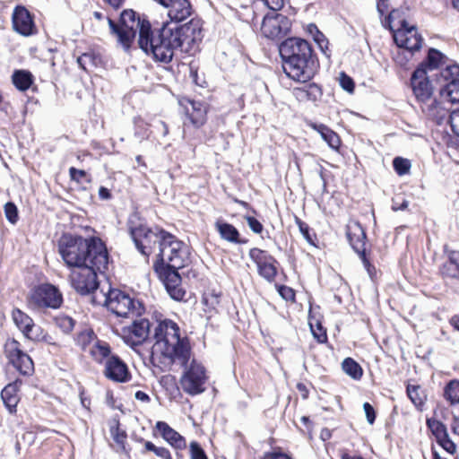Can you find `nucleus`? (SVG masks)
<instances>
[{
	"label": "nucleus",
	"instance_id": "f257e3e1",
	"mask_svg": "<svg viewBox=\"0 0 459 459\" xmlns=\"http://www.w3.org/2000/svg\"><path fill=\"white\" fill-rule=\"evenodd\" d=\"M202 38L200 20L191 19L184 24L161 22L145 24L138 39L139 48L159 62L169 64L178 53H190Z\"/></svg>",
	"mask_w": 459,
	"mask_h": 459
},
{
	"label": "nucleus",
	"instance_id": "f03ea898",
	"mask_svg": "<svg viewBox=\"0 0 459 459\" xmlns=\"http://www.w3.org/2000/svg\"><path fill=\"white\" fill-rule=\"evenodd\" d=\"M162 248L153 264L154 271L165 286L171 299L177 301L184 299L186 290L182 287V278L178 270L190 263V247L174 235L169 233L161 244Z\"/></svg>",
	"mask_w": 459,
	"mask_h": 459
},
{
	"label": "nucleus",
	"instance_id": "7ed1b4c3",
	"mask_svg": "<svg viewBox=\"0 0 459 459\" xmlns=\"http://www.w3.org/2000/svg\"><path fill=\"white\" fill-rule=\"evenodd\" d=\"M58 252L68 267L90 266L100 273L108 267V254L99 238L64 234L58 242Z\"/></svg>",
	"mask_w": 459,
	"mask_h": 459
},
{
	"label": "nucleus",
	"instance_id": "20e7f679",
	"mask_svg": "<svg viewBox=\"0 0 459 459\" xmlns=\"http://www.w3.org/2000/svg\"><path fill=\"white\" fill-rule=\"evenodd\" d=\"M279 52L283 71L289 78L305 83L316 74L319 63L308 41L289 38L281 43Z\"/></svg>",
	"mask_w": 459,
	"mask_h": 459
},
{
	"label": "nucleus",
	"instance_id": "39448f33",
	"mask_svg": "<svg viewBox=\"0 0 459 459\" xmlns=\"http://www.w3.org/2000/svg\"><path fill=\"white\" fill-rule=\"evenodd\" d=\"M153 349L160 351L173 363L186 366L191 357L187 338H181L178 325L170 319L159 322L154 330Z\"/></svg>",
	"mask_w": 459,
	"mask_h": 459
},
{
	"label": "nucleus",
	"instance_id": "423d86ee",
	"mask_svg": "<svg viewBox=\"0 0 459 459\" xmlns=\"http://www.w3.org/2000/svg\"><path fill=\"white\" fill-rule=\"evenodd\" d=\"M108 22L111 33L116 35L117 42L121 44L125 50H129L137 31L139 32V39H141V31L143 25L146 23L152 24L145 16H140L132 9L122 12L118 23H116L110 18H108Z\"/></svg>",
	"mask_w": 459,
	"mask_h": 459
},
{
	"label": "nucleus",
	"instance_id": "0eeeda50",
	"mask_svg": "<svg viewBox=\"0 0 459 459\" xmlns=\"http://www.w3.org/2000/svg\"><path fill=\"white\" fill-rule=\"evenodd\" d=\"M169 232L163 229L155 227L149 228L146 225L130 228V235L137 250L146 258L155 250L156 247L160 252L164 239Z\"/></svg>",
	"mask_w": 459,
	"mask_h": 459
},
{
	"label": "nucleus",
	"instance_id": "6e6552de",
	"mask_svg": "<svg viewBox=\"0 0 459 459\" xmlns=\"http://www.w3.org/2000/svg\"><path fill=\"white\" fill-rule=\"evenodd\" d=\"M102 295L105 306L117 316H140L143 311L138 300H134L120 290L109 288L108 293H102Z\"/></svg>",
	"mask_w": 459,
	"mask_h": 459
},
{
	"label": "nucleus",
	"instance_id": "1a4fd4ad",
	"mask_svg": "<svg viewBox=\"0 0 459 459\" xmlns=\"http://www.w3.org/2000/svg\"><path fill=\"white\" fill-rule=\"evenodd\" d=\"M62 304V293L56 286L50 283L38 285L30 291L28 297V306L32 310L57 309Z\"/></svg>",
	"mask_w": 459,
	"mask_h": 459
},
{
	"label": "nucleus",
	"instance_id": "9d476101",
	"mask_svg": "<svg viewBox=\"0 0 459 459\" xmlns=\"http://www.w3.org/2000/svg\"><path fill=\"white\" fill-rule=\"evenodd\" d=\"M185 371L180 378V385L182 390L189 395H196L205 391V382L207 380L206 371L204 367L192 359L190 364L186 362V366H181Z\"/></svg>",
	"mask_w": 459,
	"mask_h": 459
},
{
	"label": "nucleus",
	"instance_id": "9b49d317",
	"mask_svg": "<svg viewBox=\"0 0 459 459\" xmlns=\"http://www.w3.org/2000/svg\"><path fill=\"white\" fill-rule=\"evenodd\" d=\"M4 352L10 364L22 375L30 376L34 371L31 358L21 349V344L15 339H8L4 346Z\"/></svg>",
	"mask_w": 459,
	"mask_h": 459
},
{
	"label": "nucleus",
	"instance_id": "f8f14e48",
	"mask_svg": "<svg viewBox=\"0 0 459 459\" xmlns=\"http://www.w3.org/2000/svg\"><path fill=\"white\" fill-rule=\"evenodd\" d=\"M443 86L440 94L446 96L450 103H459V65H446L437 79Z\"/></svg>",
	"mask_w": 459,
	"mask_h": 459
},
{
	"label": "nucleus",
	"instance_id": "ddd939ff",
	"mask_svg": "<svg viewBox=\"0 0 459 459\" xmlns=\"http://www.w3.org/2000/svg\"><path fill=\"white\" fill-rule=\"evenodd\" d=\"M411 86L416 100L421 105L433 99V87L427 76V70L424 68V65H420L412 73Z\"/></svg>",
	"mask_w": 459,
	"mask_h": 459
},
{
	"label": "nucleus",
	"instance_id": "4468645a",
	"mask_svg": "<svg viewBox=\"0 0 459 459\" xmlns=\"http://www.w3.org/2000/svg\"><path fill=\"white\" fill-rule=\"evenodd\" d=\"M97 269L89 267H81L79 272L71 273V283L73 288L81 295L93 293L99 287L97 280Z\"/></svg>",
	"mask_w": 459,
	"mask_h": 459
},
{
	"label": "nucleus",
	"instance_id": "2eb2a0df",
	"mask_svg": "<svg viewBox=\"0 0 459 459\" xmlns=\"http://www.w3.org/2000/svg\"><path fill=\"white\" fill-rule=\"evenodd\" d=\"M346 235L351 247L359 255L364 267L371 276L372 272L375 271V267L370 264L366 255L365 245L367 237L364 229L359 223H354L347 227Z\"/></svg>",
	"mask_w": 459,
	"mask_h": 459
},
{
	"label": "nucleus",
	"instance_id": "dca6fc26",
	"mask_svg": "<svg viewBox=\"0 0 459 459\" xmlns=\"http://www.w3.org/2000/svg\"><path fill=\"white\" fill-rule=\"evenodd\" d=\"M290 29V20L281 14L265 15L261 25L262 33L269 39H280Z\"/></svg>",
	"mask_w": 459,
	"mask_h": 459
},
{
	"label": "nucleus",
	"instance_id": "f3484780",
	"mask_svg": "<svg viewBox=\"0 0 459 459\" xmlns=\"http://www.w3.org/2000/svg\"><path fill=\"white\" fill-rule=\"evenodd\" d=\"M12 24L13 30L22 35L30 36L34 33L35 24L31 13L22 5H17L13 12Z\"/></svg>",
	"mask_w": 459,
	"mask_h": 459
},
{
	"label": "nucleus",
	"instance_id": "a211bd4d",
	"mask_svg": "<svg viewBox=\"0 0 459 459\" xmlns=\"http://www.w3.org/2000/svg\"><path fill=\"white\" fill-rule=\"evenodd\" d=\"M104 374L115 382L125 383L130 379L126 364L117 355H111L107 359Z\"/></svg>",
	"mask_w": 459,
	"mask_h": 459
},
{
	"label": "nucleus",
	"instance_id": "6ab92c4d",
	"mask_svg": "<svg viewBox=\"0 0 459 459\" xmlns=\"http://www.w3.org/2000/svg\"><path fill=\"white\" fill-rule=\"evenodd\" d=\"M394 40L399 48L417 51L421 48L422 38L415 28L399 30L394 34Z\"/></svg>",
	"mask_w": 459,
	"mask_h": 459
},
{
	"label": "nucleus",
	"instance_id": "aec40b11",
	"mask_svg": "<svg viewBox=\"0 0 459 459\" xmlns=\"http://www.w3.org/2000/svg\"><path fill=\"white\" fill-rule=\"evenodd\" d=\"M124 333L132 345H141L149 336L150 322L145 318L134 320L130 326L124 329Z\"/></svg>",
	"mask_w": 459,
	"mask_h": 459
},
{
	"label": "nucleus",
	"instance_id": "412c9836",
	"mask_svg": "<svg viewBox=\"0 0 459 459\" xmlns=\"http://www.w3.org/2000/svg\"><path fill=\"white\" fill-rule=\"evenodd\" d=\"M166 8H168L169 21H165L164 22L181 24L193 13L192 4L189 0H174Z\"/></svg>",
	"mask_w": 459,
	"mask_h": 459
},
{
	"label": "nucleus",
	"instance_id": "4be33fe9",
	"mask_svg": "<svg viewBox=\"0 0 459 459\" xmlns=\"http://www.w3.org/2000/svg\"><path fill=\"white\" fill-rule=\"evenodd\" d=\"M12 317L16 326L22 332L28 339H42L43 337L33 334L34 331L40 330V326L34 324L32 318L19 308H14L12 312Z\"/></svg>",
	"mask_w": 459,
	"mask_h": 459
},
{
	"label": "nucleus",
	"instance_id": "5701e85b",
	"mask_svg": "<svg viewBox=\"0 0 459 459\" xmlns=\"http://www.w3.org/2000/svg\"><path fill=\"white\" fill-rule=\"evenodd\" d=\"M444 252L447 256L439 267V273L443 279H453L459 281V251L448 249L445 247Z\"/></svg>",
	"mask_w": 459,
	"mask_h": 459
},
{
	"label": "nucleus",
	"instance_id": "b1692460",
	"mask_svg": "<svg viewBox=\"0 0 459 459\" xmlns=\"http://www.w3.org/2000/svg\"><path fill=\"white\" fill-rule=\"evenodd\" d=\"M421 109L426 116L436 122L437 125H442L448 120L450 109L446 108L441 102L436 99H431L429 102L421 105Z\"/></svg>",
	"mask_w": 459,
	"mask_h": 459
},
{
	"label": "nucleus",
	"instance_id": "393cba45",
	"mask_svg": "<svg viewBox=\"0 0 459 459\" xmlns=\"http://www.w3.org/2000/svg\"><path fill=\"white\" fill-rule=\"evenodd\" d=\"M155 427L160 433L161 437L175 449L182 450L186 447V441L185 437L172 429L167 422L157 421Z\"/></svg>",
	"mask_w": 459,
	"mask_h": 459
},
{
	"label": "nucleus",
	"instance_id": "a878e982",
	"mask_svg": "<svg viewBox=\"0 0 459 459\" xmlns=\"http://www.w3.org/2000/svg\"><path fill=\"white\" fill-rule=\"evenodd\" d=\"M189 107L186 108L190 124L199 128L206 122L207 107L204 103L196 100H188Z\"/></svg>",
	"mask_w": 459,
	"mask_h": 459
},
{
	"label": "nucleus",
	"instance_id": "bb28decb",
	"mask_svg": "<svg viewBox=\"0 0 459 459\" xmlns=\"http://www.w3.org/2000/svg\"><path fill=\"white\" fill-rule=\"evenodd\" d=\"M215 229L217 230L221 238L225 241L234 244H247V239L240 238V234L238 229L230 223L218 220L215 222Z\"/></svg>",
	"mask_w": 459,
	"mask_h": 459
},
{
	"label": "nucleus",
	"instance_id": "cd10ccee",
	"mask_svg": "<svg viewBox=\"0 0 459 459\" xmlns=\"http://www.w3.org/2000/svg\"><path fill=\"white\" fill-rule=\"evenodd\" d=\"M292 93L300 102L316 101L323 94L320 86L315 82H310L300 87H295L292 90Z\"/></svg>",
	"mask_w": 459,
	"mask_h": 459
},
{
	"label": "nucleus",
	"instance_id": "c85d7f7f",
	"mask_svg": "<svg viewBox=\"0 0 459 459\" xmlns=\"http://www.w3.org/2000/svg\"><path fill=\"white\" fill-rule=\"evenodd\" d=\"M250 259L256 264L257 272L269 266L272 264H277V260L268 252L257 247H253L249 250Z\"/></svg>",
	"mask_w": 459,
	"mask_h": 459
},
{
	"label": "nucleus",
	"instance_id": "c756f323",
	"mask_svg": "<svg viewBox=\"0 0 459 459\" xmlns=\"http://www.w3.org/2000/svg\"><path fill=\"white\" fill-rule=\"evenodd\" d=\"M312 128L320 134L325 142L333 150H338L341 145L339 135L324 124H312Z\"/></svg>",
	"mask_w": 459,
	"mask_h": 459
},
{
	"label": "nucleus",
	"instance_id": "7c9ffc66",
	"mask_svg": "<svg viewBox=\"0 0 459 459\" xmlns=\"http://www.w3.org/2000/svg\"><path fill=\"white\" fill-rule=\"evenodd\" d=\"M447 57L436 48H429L426 59L420 64L424 65L426 70L437 69L440 66L446 65Z\"/></svg>",
	"mask_w": 459,
	"mask_h": 459
},
{
	"label": "nucleus",
	"instance_id": "2f4dec72",
	"mask_svg": "<svg viewBox=\"0 0 459 459\" xmlns=\"http://www.w3.org/2000/svg\"><path fill=\"white\" fill-rule=\"evenodd\" d=\"M1 398L8 409L13 413L16 411V406L18 403L17 388L14 384L7 385L1 392Z\"/></svg>",
	"mask_w": 459,
	"mask_h": 459
},
{
	"label": "nucleus",
	"instance_id": "473e14b6",
	"mask_svg": "<svg viewBox=\"0 0 459 459\" xmlns=\"http://www.w3.org/2000/svg\"><path fill=\"white\" fill-rule=\"evenodd\" d=\"M12 81L19 91H25L31 86L33 76L29 71L17 70L13 74Z\"/></svg>",
	"mask_w": 459,
	"mask_h": 459
},
{
	"label": "nucleus",
	"instance_id": "72a5a7b5",
	"mask_svg": "<svg viewBox=\"0 0 459 459\" xmlns=\"http://www.w3.org/2000/svg\"><path fill=\"white\" fill-rule=\"evenodd\" d=\"M90 353L95 361L102 363L105 359H108L111 356V350L106 342L97 341L91 348Z\"/></svg>",
	"mask_w": 459,
	"mask_h": 459
},
{
	"label": "nucleus",
	"instance_id": "f704fd0d",
	"mask_svg": "<svg viewBox=\"0 0 459 459\" xmlns=\"http://www.w3.org/2000/svg\"><path fill=\"white\" fill-rule=\"evenodd\" d=\"M342 368L354 380H359L363 375V369L360 365L351 358H346L342 363Z\"/></svg>",
	"mask_w": 459,
	"mask_h": 459
},
{
	"label": "nucleus",
	"instance_id": "c9c22d12",
	"mask_svg": "<svg viewBox=\"0 0 459 459\" xmlns=\"http://www.w3.org/2000/svg\"><path fill=\"white\" fill-rule=\"evenodd\" d=\"M444 397L450 404L459 403V380L449 381L444 388Z\"/></svg>",
	"mask_w": 459,
	"mask_h": 459
},
{
	"label": "nucleus",
	"instance_id": "e433bc0d",
	"mask_svg": "<svg viewBox=\"0 0 459 459\" xmlns=\"http://www.w3.org/2000/svg\"><path fill=\"white\" fill-rule=\"evenodd\" d=\"M406 392L408 397L417 408L424 405L426 395L420 385H408Z\"/></svg>",
	"mask_w": 459,
	"mask_h": 459
},
{
	"label": "nucleus",
	"instance_id": "4c0bfd02",
	"mask_svg": "<svg viewBox=\"0 0 459 459\" xmlns=\"http://www.w3.org/2000/svg\"><path fill=\"white\" fill-rule=\"evenodd\" d=\"M427 425L436 437L437 442L448 435L446 425L439 420L429 419L427 420Z\"/></svg>",
	"mask_w": 459,
	"mask_h": 459
},
{
	"label": "nucleus",
	"instance_id": "58836bf2",
	"mask_svg": "<svg viewBox=\"0 0 459 459\" xmlns=\"http://www.w3.org/2000/svg\"><path fill=\"white\" fill-rule=\"evenodd\" d=\"M109 430L113 440L120 446L122 451L126 452V440L127 435L125 430L120 429L119 422L115 421L114 424L110 426Z\"/></svg>",
	"mask_w": 459,
	"mask_h": 459
},
{
	"label": "nucleus",
	"instance_id": "ea45409f",
	"mask_svg": "<svg viewBox=\"0 0 459 459\" xmlns=\"http://www.w3.org/2000/svg\"><path fill=\"white\" fill-rule=\"evenodd\" d=\"M55 323L58 328H60L65 333H69L73 331L75 321L65 315L57 316L54 318Z\"/></svg>",
	"mask_w": 459,
	"mask_h": 459
},
{
	"label": "nucleus",
	"instance_id": "a19ab883",
	"mask_svg": "<svg viewBox=\"0 0 459 459\" xmlns=\"http://www.w3.org/2000/svg\"><path fill=\"white\" fill-rule=\"evenodd\" d=\"M96 338L94 332L91 329H86L77 334L75 339L76 344L82 350H86L87 346Z\"/></svg>",
	"mask_w": 459,
	"mask_h": 459
},
{
	"label": "nucleus",
	"instance_id": "79ce46f5",
	"mask_svg": "<svg viewBox=\"0 0 459 459\" xmlns=\"http://www.w3.org/2000/svg\"><path fill=\"white\" fill-rule=\"evenodd\" d=\"M393 166L395 170V172L399 176L405 175L409 173L411 169V162L409 160L402 158V157H396L393 160Z\"/></svg>",
	"mask_w": 459,
	"mask_h": 459
},
{
	"label": "nucleus",
	"instance_id": "37998d69",
	"mask_svg": "<svg viewBox=\"0 0 459 459\" xmlns=\"http://www.w3.org/2000/svg\"><path fill=\"white\" fill-rule=\"evenodd\" d=\"M4 209L7 221L12 224H15L19 219L17 206L13 202H8L4 204Z\"/></svg>",
	"mask_w": 459,
	"mask_h": 459
},
{
	"label": "nucleus",
	"instance_id": "c03bdc74",
	"mask_svg": "<svg viewBox=\"0 0 459 459\" xmlns=\"http://www.w3.org/2000/svg\"><path fill=\"white\" fill-rule=\"evenodd\" d=\"M258 274L269 282L274 281L277 275L276 264H272L269 266L257 272Z\"/></svg>",
	"mask_w": 459,
	"mask_h": 459
},
{
	"label": "nucleus",
	"instance_id": "a18cd8bd",
	"mask_svg": "<svg viewBox=\"0 0 459 459\" xmlns=\"http://www.w3.org/2000/svg\"><path fill=\"white\" fill-rule=\"evenodd\" d=\"M341 87L349 93H352L354 91L355 83L353 79L346 74L344 72L340 74L339 78Z\"/></svg>",
	"mask_w": 459,
	"mask_h": 459
},
{
	"label": "nucleus",
	"instance_id": "49530a36",
	"mask_svg": "<svg viewBox=\"0 0 459 459\" xmlns=\"http://www.w3.org/2000/svg\"><path fill=\"white\" fill-rule=\"evenodd\" d=\"M295 222L298 225L300 233L305 238V239L311 245H314L312 235L310 234V228L309 226L301 221L299 217H295Z\"/></svg>",
	"mask_w": 459,
	"mask_h": 459
},
{
	"label": "nucleus",
	"instance_id": "de8ad7c7",
	"mask_svg": "<svg viewBox=\"0 0 459 459\" xmlns=\"http://www.w3.org/2000/svg\"><path fill=\"white\" fill-rule=\"evenodd\" d=\"M190 458L191 459H208L204 450L196 441L190 443Z\"/></svg>",
	"mask_w": 459,
	"mask_h": 459
},
{
	"label": "nucleus",
	"instance_id": "09e8293b",
	"mask_svg": "<svg viewBox=\"0 0 459 459\" xmlns=\"http://www.w3.org/2000/svg\"><path fill=\"white\" fill-rule=\"evenodd\" d=\"M447 122L450 124L452 131L459 136V107L451 110Z\"/></svg>",
	"mask_w": 459,
	"mask_h": 459
},
{
	"label": "nucleus",
	"instance_id": "8fccbe9b",
	"mask_svg": "<svg viewBox=\"0 0 459 459\" xmlns=\"http://www.w3.org/2000/svg\"><path fill=\"white\" fill-rule=\"evenodd\" d=\"M244 219L246 220L248 227L254 233H256V234L262 233V231L264 230V226L258 220H256L255 217H252L249 215H246L244 217Z\"/></svg>",
	"mask_w": 459,
	"mask_h": 459
},
{
	"label": "nucleus",
	"instance_id": "3c124183",
	"mask_svg": "<svg viewBox=\"0 0 459 459\" xmlns=\"http://www.w3.org/2000/svg\"><path fill=\"white\" fill-rule=\"evenodd\" d=\"M409 202L402 195H396L392 199V210L404 211L408 208Z\"/></svg>",
	"mask_w": 459,
	"mask_h": 459
},
{
	"label": "nucleus",
	"instance_id": "603ef678",
	"mask_svg": "<svg viewBox=\"0 0 459 459\" xmlns=\"http://www.w3.org/2000/svg\"><path fill=\"white\" fill-rule=\"evenodd\" d=\"M270 10L277 12L281 10L289 0H261Z\"/></svg>",
	"mask_w": 459,
	"mask_h": 459
},
{
	"label": "nucleus",
	"instance_id": "864d4df0",
	"mask_svg": "<svg viewBox=\"0 0 459 459\" xmlns=\"http://www.w3.org/2000/svg\"><path fill=\"white\" fill-rule=\"evenodd\" d=\"M311 27L316 30V34L314 35L315 41L318 44L321 50L325 51V48H327L328 40L325 35L318 30L316 25L312 24Z\"/></svg>",
	"mask_w": 459,
	"mask_h": 459
},
{
	"label": "nucleus",
	"instance_id": "5fc2aeb1",
	"mask_svg": "<svg viewBox=\"0 0 459 459\" xmlns=\"http://www.w3.org/2000/svg\"><path fill=\"white\" fill-rule=\"evenodd\" d=\"M77 62L82 69L86 70L87 65L91 64L94 65L93 55L90 53H84L78 57Z\"/></svg>",
	"mask_w": 459,
	"mask_h": 459
},
{
	"label": "nucleus",
	"instance_id": "6e6d98bb",
	"mask_svg": "<svg viewBox=\"0 0 459 459\" xmlns=\"http://www.w3.org/2000/svg\"><path fill=\"white\" fill-rule=\"evenodd\" d=\"M279 294L285 299V300H294L295 299V292L294 290L288 286L281 285L278 288Z\"/></svg>",
	"mask_w": 459,
	"mask_h": 459
},
{
	"label": "nucleus",
	"instance_id": "4d7b16f0",
	"mask_svg": "<svg viewBox=\"0 0 459 459\" xmlns=\"http://www.w3.org/2000/svg\"><path fill=\"white\" fill-rule=\"evenodd\" d=\"M437 443L449 454H454L456 450L455 444L449 438L448 435L444 439L437 441Z\"/></svg>",
	"mask_w": 459,
	"mask_h": 459
},
{
	"label": "nucleus",
	"instance_id": "13d9d810",
	"mask_svg": "<svg viewBox=\"0 0 459 459\" xmlns=\"http://www.w3.org/2000/svg\"><path fill=\"white\" fill-rule=\"evenodd\" d=\"M311 331L318 342L324 343L327 341L326 332L323 329L320 324L317 325V330H314L313 326L311 325Z\"/></svg>",
	"mask_w": 459,
	"mask_h": 459
},
{
	"label": "nucleus",
	"instance_id": "bf43d9fd",
	"mask_svg": "<svg viewBox=\"0 0 459 459\" xmlns=\"http://www.w3.org/2000/svg\"><path fill=\"white\" fill-rule=\"evenodd\" d=\"M363 409L367 417V420L369 424H373L376 420V412L373 406L369 403L363 404Z\"/></svg>",
	"mask_w": 459,
	"mask_h": 459
},
{
	"label": "nucleus",
	"instance_id": "052dcab7",
	"mask_svg": "<svg viewBox=\"0 0 459 459\" xmlns=\"http://www.w3.org/2000/svg\"><path fill=\"white\" fill-rule=\"evenodd\" d=\"M69 175L72 180L80 182V180L86 176V172L82 169L71 167L69 169Z\"/></svg>",
	"mask_w": 459,
	"mask_h": 459
},
{
	"label": "nucleus",
	"instance_id": "680f3d73",
	"mask_svg": "<svg viewBox=\"0 0 459 459\" xmlns=\"http://www.w3.org/2000/svg\"><path fill=\"white\" fill-rule=\"evenodd\" d=\"M263 459H292L290 456L281 452H272L264 455Z\"/></svg>",
	"mask_w": 459,
	"mask_h": 459
},
{
	"label": "nucleus",
	"instance_id": "e2e57ef3",
	"mask_svg": "<svg viewBox=\"0 0 459 459\" xmlns=\"http://www.w3.org/2000/svg\"><path fill=\"white\" fill-rule=\"evenodd\" d=\"M155 128L160 132L162 136H166L169 134V128L167 124L162 120H158L155 125Z\"/></svg>",
	"mask_w": 459,
	"mask_h": 459
},
{
	"label": "nucleus",
	"instance_id": "0e129e2a",
	"mask_svg": "<svg viewBox=\"0 0 459 459\" xmlns=\"http://www.w3.org/2000/svg\"><path fill=\"white\" fill-rule=\"evenodd\" d=\"M154 454L161 459H172L170 452L166 447L160 446Z\"/></svg>",
	"mask_w": 459,
	"mask_h": 459
},
{
	"label": "nucleus",
	"instance_id": "69168bd1",
	"mask_svg": "<svg viewBox=\"0 0 459 459\" xmlns=\"http://www.w3.org/2000/svg\"><path fill=\"white\" fill-rule=\"evenodd\" d=\"M140 442L143 443L145 451L155 453L160 448V446H156L152 442L145 441L143 438H140Z\"/></svg>",
	"mask_w": 459,
	"mask_h": 459
},
{
	"label": "nucleus",
	"instance_id": "338daca9",
	"mask_svg": "<svg viewBox=\"0 0 459 459\" xmlns=\"http://www.w3.org/2000/svg\"><path fill=\"white\" fill-rule=\"evenodd\" d=\"M99 197L102 200H109L111 198L110 191L105 186H100L99 189Z\"/></svg>",
	"mask_w": 459,
	"mask_h": 459
},
{
	"label": "nucleus",
	"instance_id": "774afa93",
	"mask_svg": "<svg viewBox=\"0 0 459 459\" xmlns=\"http://www.w3.org/2000/svg\"><path fill=\"white\" fill-rule=\"evenodd\" d=\"M386 1L387 0H378V2H377V8L381 16L384 15L387 12L388 6L386 4Z\"/></svg>",
	"mask_w": 459,
	"mask_h": 459
}]
</instances>
